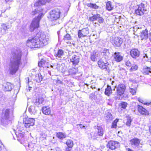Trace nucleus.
I'll use <instances>...</instances> for the list:
<instances>
[{
    "label": "nucleus",
    "mask_w": 151,
    "mask_h": 151,
    "mask_svg": "<svg viewBox=\"0 0 151 151\" xmlns=\"http://www.w3.org/2000/svg\"><path fill=\"white\" fill-rule=\"evenodd\" d=\"M50 40V37L43 32L39 31L33 38L29 39L27 45L31 48L42 47L47 45Z\"/></svg>",
    "instance_id": "1"
},
{
    "label": "nucleus",
    "mask_w": 151,
    "mask_h": 151,
    "mask_svg": "<svg viewBox=\"0 0 151 151\" xmlns=\"http://www.w3.org/2000/svg\"><path fill=\"white\" fill-rule=\"evenodd\" d=\"M21 58V51L19 49L12 51L9 68L10 74H14L18 70L19 65L22 64Z\"/></svg>",
    "instance_id": "2"
},
{
    "label": "nucleus",
    "mask_w": 151,
    "mask_h": 151,
    "mask_svg": "<svg viewBox=\"0 0 151 151\" xmlns=\"http://www.w3.org/2000/svg\"><path fill=\"white\" fill-rule=\"evenodd\" d=\"M50 18L52 22L53 25L60 23L59 20L60 18V11L59 9H56L51 11L50 13Z\"/></svg>",
    "instance_id": "3"
},
{
    "label": "nucleus",
    "mask_w": 151,
    "mask_h": 151,
    "mask_svg": "<svg viewBox=\"0 0 151 151\" xmlns=\"http://www.w3.org/2000/svg\"><path fill=\"white\" fill-rule=\"evenodd\" d=\"M42 15V13H40L37 18H34L33 20L29 27V30L30 31L33 32L35 29L39 27V22L41 19V17Z\"/></svg>",
    "instance_id": "4"
},
{
    "label": "nucleus",
    "mask_w": 151,
    "mask_h": 151,
    "mask_svg": "<svg viewBox=\"0 0 151 151\" xmlns=\"http://www.w3.org/2000/svg\"><path fill=\"white\" fill-rule=\"evenodd\" d=\"M97 131L96 132H91L90 135L91 139L94 140L98 136H102L104 134V131L103 129L100 127L97 126Z\"/></svg>",
    "instance_id": "5"
},
{
    "label": "nucleus",
    "mask_w": 151,
    "mask_h": 151,
    "mask_svg": "<svg viewBox=\"0 0 151 151\" xmlns=\"http://www.w3.org/2000/svg\"><path fill=\"white\" fill-rule=\"evenodd\" d=\"M125 88V86L122 84H120L118 86L117 88V93L118 95L115 97L116 100L122 99V97L121 96L124 94Z\"/></svg>",
    "instance_id": "6"
},
{
    "label": "nucleus",
    "mask_w": 151,
    "mask_h": 151,
    "mask_svg": "<svg viewBox=\"0 0 151 151\" xmlns=\"http://www.w3.org/2000/svg\"><path fill=\"white\" fill-rule=\"evenodd\" d=\"M98 64L99 67L101 69L106 70L108 72L110 71L111 65L108 62H104L102 60H100L98 61Z\"/></svg>",
    "instance_id": "7"
},
{
    "label": "nucleus",
    "mask_w": 151,
    "mask_h": 151,
    "mask_svg": "<svg viewBox=\"0 0 151 151\" xmlns=\"http://www.w3.org/2000/svg\"><path fill=\"white\" fill-rule=\"evenodd\" d=\"M138 8L135 10V13L139 15H143L144 13L146 14L147 10L145 8V5L143 4H141L139 5Z\"/></svg>",
    "instance_id": "8"
},
{
    "label": "nucleus",
    "mask_w": 151,
    "mask_h": 151,
    "mask_svg": "<svg viewBox=\"0 0 151 151\" xmlns=\"http://www.w3.org/2000/svg\"><path fill=\"white\" fill-rule=\"evenodd\" d=\"M23 120L24 126L26 128H29L30 126H32L34 125L35 120L33 118H29Z\"/></svg>",
    "instance_id": "9"
},
{
    "label": "nucleus",
    "mask_w": 151,
    "mask_h": 151,
    "mask_svg": "<svg viewBox=\"0 0 151 151\" xmlns=\"http://www.w3.org/2000/svg\"><path fill=\"white\" fill-rule=\"evenodd\" d=\"M123 42L122 39L119 37L113 38L112 43L115 47H119Z\"/></svg>",
    "instance_id": "10"
},
{
    "label": "nucleus",
    "mask_w": 151,
    "mask_h": 151,
    "mask_svg": "<svg viewBox=\"0 0 151 151\" xmlns=\"http://www.w3.org/2000/svg\"><path fill=\"white\" fill-rule=\"evenodd\" d=\"M89 34V29L88 27L84 28L81 30H79L78 32V35L79 38H81L86 36Z\"/></svg>",
    "instance_id": "11"
},
{
    "label": "nucleus",
    "mask_w": 151,
    "mask_h": 151,
    "mask_svg": "<svg viewBox=\"0 0 151 151\" xmlns=\"http://www.w3.org/2000/svg\"><path fill=\"white\" fill-rule=\"evenodd\" d=\"M119 143L113 141H110L107 145V147L111 150H115L119 146Z\"/></svg>",
    "instance_id": "12"
},
{
    "label": "nucleus",
    "mask_w": 151,
    "mask_h": 151,
    "mask_svg": "<svg viewBox=\"0 0 151 151\" xmlns=\"http://www.w3.org/2000/svg\"><path fill=\"white\" fill-rule=\"evenodd\" d=\"M38 66L39 67H43V68H47L49 67V65L47 61L44 59H41L38 63Z\"/></svg>",
    "instance_id": "13"
},
{
    "label": "nucleus",
    "mask_w": 151,
    "mask_h": 151,
    "mask_svg": "<svg viewBox=\"0 0 151 151\" xmlns=\"http://www.w3.org/2000/svg\"><path fill=\"white\" fill-rule=\"evenodd\" d=\"M13 87V84L9 82L5 83L3 85V88L5 91H11Z\"/></svg>",
    "instance_id": "14"
},
{
    "label": "nucleus",
    "mask_w": 151,
    "mask_h": 151,
    "mask_svg": "<svg viewBox=\"0 0 151 151\" xmlns=\"http://www.w3.org/2000/svg\"><path fill=\"white\" fill-rule=\"evenodd\" d=\"M130 55L133 58L136 59L139 57V52L136 49H132L130 51Z\"/></svg>",
    "instance_id": "15"
},
{
    "label": "nucleus",
    "mask_w": 151,
    "mask_h": 151,
    "mask_svg": "<svg viewBox=\"0 0 151 151\" xmlns=\"http://www.w3.org/2000/svg\"><path fill=\"white\" fill-rule=\"evenodd\" d=\"M137 109L138 112L142 115H148L149 114V111L142 106L138 105Z\"/></svg>",
    "instance_id": "16"
},
{
    "label": "nucleus",
    "mask_w": 151,
    "mask_h": 151,
    "mask_svg": "<svg viewBox=\"0 0 151 151\" xmlns=\"http://www.w3.org/2000/svg\"><path fill=\"white\" fill-rule=\"evenodd\" d=\"M9 110L8 109H6L4 113V116L2 117L1 121L2 122L6 123V122L9 117Z\"/></svg>",
    "instance_id": "17"
},
{
    "label": "nucleus",
    "mask_w": 151,
    "mask_h": 151,
    "mask_svg": "<svg viewBox=\"0 0 151 151\" xmlns=\"http://www.w3.org/2000/svg\"><path fill=\"white\" fill-rule=\"evenodd\" d=\"M70 61L73 63V64L76 66L78 65L79 62L80 57L78 56L73 55L70 59Z\"/></svg>",
    "instance_id": "18"
},
{
    "label": "nucleus",
    "mask_w": 151,
    "mask_h": 151,
    "mask_svg": "<svg viewBox=\"0 0 151 151\" xmlns=\"http://www.w3.org/2000/svg\"><path fill=\"white\" fill-rule=\"evenodd\" d=\"M130 142L131 146L134 145L135 147H137L140 143V140L137 138H134L130 140Z\"/></svg>",
    "instance_id": "19"
},
{
    "label": "nucleus",
    "mask_w": 151,
    "mask_h": 151,
    "mask_svg": "<svg viewBox=\"0 0 151 151\" xmlns=\"http://www.w3.org/2000/svg\"><path fill=\"white\" fill-rule=\"evenodd\" d=\"M113 57L115 60L117 62L121 61L123 59V57L120 55V53L119 52H115Z\"/></svg>",
    "instance_id": "20"
},
{
    "label": "nucleus",
    "mask_w": 151,
    "mask_h": 151,
    "mask_svg": "<svg viewBox=\"0 0 151 151\" xmlns=\"http://www.w3.org/2000/svg\"><path fill=\"white\" fill-rule=\"evenodd\" d=\"M64 52L63 50L61 49H59L57 52L54 53V56L57 59H61L64 56Z\"/></svg>",
    "instance_id": "21"
},
{
    "label": "nucleus",
    "mask_w": 151,
    "mask_h": 151,
    "mask_svg": "<svg viewBox=\"0 0 151 151\" xmlns=\"http://www.w3.org/2000/svg\"><path fill=\"white\" fill-rule=\"evenodd\" d=\"M44 99L41 97L37 99L34 101L35 104L38 107L40 106L43 104Z\"/></svg>",
    "instance_id": "22"
},
{
    "label": "nucleus",
    "mask_w": 151,
    "mask_h": 151,
    "mask_svg": "<svg viewBox=\"0 0 151 151\" xmlns=\"http://www.w3.org/2000/svg\"><path fill=\"white\" fill-rule=\"evenodd\" d=\"M37 108L34 105L30 106L28 108V111L32 115H35L37 111Z\"/></svg>",
    "instance_id": "23"
},
{
    "label": "nucleus",
    "mask_w": 151,
    "mask_h": 151,
    "mask_svg": "<svg viewBox=\"0 0 151 151\" xmlns=\"http://www.w3.org/2000/svg\"><path fill=\"white\" fill-rule=\"evenodd\" d=\"M42 112L46 115H49L50 114L51 110L50 108L48 106H44L42 109Z\"/></svg>",
    "instance_id": "24"
},
{
    "label": "nucleus",
    "mask_w": 151,
    "mask_h": 151,
    "mask_svg": "<svg viewBox=\"0 0 151 151\" xmlns=\"http://www.w3.org/2000/svg\"><path fill=\"white\" fill-rule=\"evenodd\" d=\"M52 0H39L35 4L34 6H40L45 4L46 2H49Z\"/></svg>",
    "instance_id": "25"
},
{
    "label": "nucleus",
    "mask_w": 151,
    "mask_h": 151,
    "mask_svg": "<svg viewBox=\"0 0 151 151\" xmlns=\"http://www.w3.org/2000/svg\"><path fill=\"white\" fill-rule=\"evenodd\" d=\"M148 31L146 29L142 31L141 32L140 35V37L141 38V40H143V39H146L148 37Z\"/></svg>",
    "instance_id": "26"
},
{
    "label": "nucleus",
    "mask_w": 151,
    "mask_h": 151,
    "mask_svg": "<svg viewBox=\"0 0 151 151\" xmlns=\"http://www.w3.org/2000/svg\"><path fill=\"white\" fill-rule=\"evenodd\" d=\"M103 55L104 56L105 58L109 59L111 56L109 50L106 49H104L102 51Z\"/></svg>",
    "instance_id": "27"
},
{
    "label": "nucleus",
    "mask_w": 151,
    "mask_h": 151,
    "mask_svg": "<svg viewBox=\"0 0 151 151\" xmlns=\"http://www.w3.org/2000/svg\"><path fill=\"white\" fill-rule=\"evenodd\" d=\"M43 76L40 73L36 74L35 75V79L36 81L38 82H40L42 80Z\"/></svg>",
    "instance_id": "28"
},
{
    "label": "nucleus",
    "mask_w": 151,
    "mask_h": 151,
    "mask_svg": "<svg viewBox=\"0 0 151 151\" xmlns=\"http://www.w3.org/2000/svg\"><path fill=\"white\" fill-rule=\"evenodd\" d=\"M112 91L111 86L109 85H107V87L105 89V93L107 96H109L112 93Z\"/></svg>",
    "instance_id": "29"
},
{
    "label": "nucleus",
    "mask_w": 151,
    "mask_h": 151,
    "mask_svg": "<svg viewBox=\"0 0 151 151\" xmlns=\"http://www.w3.org/2000/svg\"><path fill=\"white\" fill-rule=\"evenodd\" d=\"M150 68L147 66L144 67L142 70L143 73L145 74H148L149 73H151Z\"/></svg>",
    "instance_id": "30"
},
{
    "label": "nucleus",
    "mask_w": 151,
    "mask_h": 151,
    "mask_svg": "<svg viewBox=\"0 0 151 151\" xmlns=\"http://www.w3.org/2000/svg\"><path fill=\"white\" fill-rule=\"evenodd\" d=\"M99 14L94 15L92 17H90L89 20L91 21L97 20L98 18H99Z\"/></svg>",
    "instance_id": "31"
},
{
    "label": "nucleus",
    "mask_w": 151,
    "mask_h": 151,
    "mask_svg": "<svg viewBox=\"0 0 151 151\" xmlns=\"http://www.w3.org/2000/svg\"><path fill=\"white\" fill-rule=\"evenodd\" d=\"M126 117L127 119V121L126 123V125L127 126L130 127L132 122L131 117L129 115H127Z\"/></svg>",
    "instance_id": "32"
},
{
    "label": "nucleus",
    "mask_w": 151,
    "mask_h": 151,
    "mask_svg": "<svg viewBox=\"0 0 151 151\" xmlns=\"http://www.w3.org/2000/svg\"><path fill=\"white\" fill-rule=\"evenodd\" d=\"M57 137L59 139H63L66 137V135L62 132H59L57 134Z\"/></svg>",
    "instance_id": "33"
},
{
    "label": "nucleus",
    "mask_w": 151,
    "mask_h": 151,
    "mask_svg": "<svg viewBox=\"0 0 151 151\" xmlns=\"http://www.w3.org/2000/svg\"><path fill=\"white\" fill-rule=\"evenodd\" d=\"M66 144L68 147L70 148H72L73 147V141L70 139L67 140Z\"/></svg>",
    "instance_id": "34"
},
{
    "label": "nucleus",
    "mask_w": 151,
    "mask_h": 151,
    "mask_svg": "<svg viewBox=\"0 0 151 151\" xmlns=\"http://www.w3.org/2000/svg\"><path fill=\"white\" fill-rule=\"evenodd\" d=\"M42 10V9L38 7L37 9H35L34 11H32L31 13V14L32 15H34L39 12H41Z\"/></svg>",
    "instance_id": "35"
},
{
    "label": "nucleus",
    "mask_w": 151,
    "mask_h": 151,
    "mask_svg": "<svg viewBox=\"0 0 151 151\" xmlns=\"http://www.w3.org/2000/svg\"><path fill=\"white\" fill-rule=\"evenodd\" d=\"M106 119L108 121H110L112 119V116L111 113L107 112L106 113V115L105 116Z\"/></svg>",
    "instance_id": "36"
},
{
    "label": "nucleus",
    "mask_w": 151,
    "mask_h": 151,
    "mask_svg": "<svg viewBox=\"0 0 151 151\" xmlns=\"http://www.w3.org/2000/svg\"><path fill=\"white\" fill-rule=\"evenodd\" d=\"M2 28L4 32H6L7 31V29H9L11 28V26L9 25L7 26L6 25L4 24H3L1 25Z\"/></svg>",
    "instance_id": "37"
},
{
    "label": "nucleus",
    "mask_w": 151,
    "mask_h": 151,
    "mask_svg": "<svg viewBox=\"0 0 151 151\" xmlns=\"http://www.w3.org/2000/svg\"><path fill=\"white\" fill-rule=\"evenodd\" d=\"M87 6L92 9H97L98 8V6H97L96 4L89 3L88 4Z\"/></svg>",
    "instance_id": "38"
},
{
    "label": "nucleus",
    "mask_w": 151,
    "mask_h": 151,
    "mask_svg": "<svg viewBox=\"0 0 151 151\" xmlns=\"http://www.w3.org/2000/svg\"><path fill=\"white\" fill-rule=\"evenodd\" d=\"M136 88L130 87L129 91L132 95H135L136 93Z\"/></svg>",
    "instance_id": "39"
},
{
    "label": "nucleus",
    "mask_w": 151,
    "mask_h": 151,
    "mask_svg": "<svg viewBox=\"0 0 151 151\" xmlns=\"http://www.w3.org/2000/svg\"><path fill=\"white\" fill-rule=\"evenodd\" d=\"M106 7L107 9L109 11H110L112 10L113 7L111 6L110 1H108L107 3Z\"/></svg>",
    "instance_id": "40"
},
{
    "label": "nucleus",
    "mask_w": 151,
    "mask_h": 151,
    "mask_svg": "<svg viewBox=\"0 0 151 151\" xmlns=\"http://www.w3.org/2000/svg\"><path fill=\"white\" fill-rule=\"evenodd\" d=\"M97 57L95 52H93L92 54L91 57V60L93 61H95L97 60L96 57Z\"/></svg>",
    "instance_id": "41"
},
{
    "label": "nucleus",
    "mask_w": 151,
    "mask_h": 151,
    "mask_svg": "<svg viewBox=\"0 0 151 151\" xmlns=\"http://www.w3.org/2000/svg\"><path fill=\"white\" fill-rule=\"evenodd\" d=\"M63 39L65 40H69L71 39V36L68 34H67L64 36Z\"/></svg>",
    "instance_id": "42"
},
{
    "label": "nucleus",
    "mask_w": 151,
    "mask_h": 151,
    "mask_svg": "<svg viewBox=\"0 0 151 151\" xmlns=\"http://www.w3.org/2000/svg\"><path fill=\"white\" fill-rule=\"evenodd\" d=\"M118 121V120L117 119H115L112 124L111 126L112 128H116V123Z\"/></svg>",
    "instance_id": "43"
},
{
    "label": "nucleus",
    "mask_w": 151,
    "mask_h": 151,
    "mask_svg": "<svg viewBox=\"0 0 151 151\" xmlns=\"http://www.w3.org/2000/svg\"><path fill=\"white\" fill-rule=\"evenodd\" d=\"M120 104L122 107L125 109L127 107L128 104L125 102H122Z\"/></svg>",
    "instance_id": "44"
},
{
    "label": "nucleus",
    "mask_w": 151,
    "mask_h": 151,
    "mask_svg": "<svg viewBox=\"0 0 151 151\" xmlns=\"http://www.w3.org/2000/svg\"><path fill=\"white\" fill-rule=\"evenodd\" d=\"M137 66L136 65H134L132 66L130 70L132 71L135 70L137 69Z\"/></svg>",
    "instance_id": "45"
},
{
    "label": "nucleus",
    "mask_w": 151,
    "mask_h": 151,
    "mask_svg": "<svg viewBox=\"0 0 151 151\" xmlns=\"http://www.w3.org/2000/svg\"><path fill=\"white\" fill-rule=\"evenodd\" d=\"M15 134L16 135L17 137L19 139H20L23 137V134L21 133H19L18 134H17L16 133H15Z\"/></svg>",
    "instance_id": "46"
},
{
    "label": "nucleus",
    "mask_w": 151,
    "mask_h": 151,
    "mask_svg": "<svg viewBox=\"0 0 151 151\" xmlns=\"http://www.w3.org/2000/svg\"><path fill=\"white\" fill-rule=\"evenodd\" d=\"M97 21L100 23H103L104 21V19L101 17H100V15H99V18H98Z\"/></svg>",
    "instance_id": "47"
},
{
    "label": "nucleus",
    "mask_w": 151,
    "mask_h": 151,
    "mask_svg": "<svg viewBox=\"0 0 151 151\" xmlns=\"http://www.w3.org/2000/svg\"><path fill=\"white\" fill-rule=\"evenodd\" d=\"M144 59L146 61H149L150 60L148 59L147 55L146 54H144L143 56Z\"/></svg>",
    "instance_id": "48"
},
{
    "label": "nucleus",
    "mask_w": 151,
    "mask_h": 151,
    "mask_svg": "<svg viewBox=\"0 0 151 151\" xmlns=\"http://www.w3.org/2000/svg\"><path fill=\"white\" fill-rule=\"evenodd\" d=\"M95 97V95L93 93H91L89 95V98L92 100Z\"/></svg>",
    "instance_id": "49"
},
{
    "label": "nucleus",
    "mask_w": 151,
    "mask_h": 151,
    "mask_svg": "<svg viewBox=\"0 0 151 151\" xmlns=\"http://www.w3.org/2000/svg\"><path fill=\"white\" fill-rule=\"evenodd\" d=\"M138 101L142 104H145V102L141 98H138Z\"/></svg>",
    "instance_id": "50"
},
{
    "label": "nucleus",
    "mask_w": 151,
    "mask_h": 151,
    "mask_svg": "<svg viewBox=\"0 0 151 151\" xmlns=\"http://www.w3.org/2000/svg\"><path fill=\"white\" fill-rule=\"evenodd\" d=\"M77 127L78 128L79 127H80L81 129L82 128H85V126H84L82 125V124H77Z\"/></svg>",
    "instance_id": "51"
},
{
    "label": "nucleus",
    "mask_w": 151,
    "mask_h": 151,
    "mask_svg": "<svg viewBox=\"0 0 151 151\" xmlns=\"http://www.w3.org/2000/svg\"><path fill=\"white\" fill-rule=\"evenodd\" d=\"M126 65L128 66H131V64L129 61H127L126 62Z\"/></svg>",
    "instance_id": "52"
},
{
    "label": "nucleus",
    "mask_w": 151,
    "mask_h": 151,
    "mask_svg": "<svg viewBox=\"0 0 151 151\" xmlns=\"http://www.w3.org/2000/svg\"><path fill=\"white\" fill-rule=\"evenodd\" d=\"M72 148H70L68 147L65 148V151H70Z\"/></svg>",
    "instance_id": "53"
},
{
    "label": "nucleus",
    "mask_w": 151,
    "mask_h": 151,
    "mask_svg": "<svg viewBox=\"0 0 151 151\" xmlns=\"http://www.w3.org/2000/svg\"><path fill=\"white\" fill-rule=\"evenodd\" d=\"M151 103V102L150 103H145V104H146V105H147V106H149L150 104Z\"/></svg>",
    "instance_id": "54"
},
{
    "label": "nucleus",
    "mask_w": 151,
    "mask_h": 151,
    "mask_svg": "<svg viewBox=\"0 0 151 151\" xmlns=\"http://www.w3.org/2000/svg\"><path fill=\"white\" fill-rule=\"evenodd\" d=\"M149 131L151 135V126H149Z\"/></svg>",
    "instance_id": "55"
},
{
    "label": "nucleus",
    "mask_w": 151,
    "mask_h": 151,
    "mask_svg": "<svg viewBox=\"0 0 151 151\" xmlns=\"http://www.w3.org/2000/svg\"><path fill=\"white\" fill-rule=\"evenodd\" d=\"M127 150L128 151H134V150H133L129 148H127Z\"/></svg>",
    "instance_id": "56"
},
{
    "label": "nucleus",
    "mask_w": 151,
    "mask_h": 151,
    "mask_svg": "<svg viewBox=\"0 0 151 151\" xmlns=\"http://www.w3.org/2000/svg\"><path fill=\"white\" fill-rule=\"evenodd\" d=\"M93 36H95V39H96L97 37V35L96 34H93Z\"/></svg>",
    "instance_id": "57"
},
{
    "label": "nucleus",
    "mask_w": 151,
    "mask_h": 151,
    "mask_svg": "<svg viewBox=\"0 0 151 151\" xmlns=\"http://www.w3.org/2000/svg\"><path fill=\"white\" fill-rule=\"evenodd\" d=\"M4 150H2V147L0 146V151H3Z\"/></svg>",
    "instance_id": "58"
},
{
    "label": "nucleus",
    "mask_w": 151,
    "mask_h": 151,
    "mask_svg": "<svg viewBox=\"0 0 151 151\" xmlns=\"http://www.w3.org/2000/svg\"><path fill=\"white\" fill-rule=\"evenodd\" d=\"M26 80L27 81H28V83L29 82V78H26Z\"/></svg>",
    "instance_id": "59"
},
{
    "label": "nucleus",
    "mask_w": 151,
    "mask_h": 151,
    "mask_svg": "<svg viewBox=\"0 0 151 151\" xmlns=\"http://www.w3.org/2000/svg\"><path fill=\"white\" fill-rule=\"evenodd\" d=\"M114 81H112V82H111V84L112 85H113L114 84Z\"/></svg>",
    "instance_id": "60"
},
{
    "label": "nucleus",
    "mask_w": 151,
    "mask_h": 151,
    "mask_svg": "<svg viewBox=\"0 0 151 151\" xmlns=\"http://www.w3.org/2000/svg\"><path fill=\"white\" fill-rule=\"evenodd\" d=\"M10 0H5V1L6 3H7Z\"/></svg>",
    "instance_id": "61"
},
{
    "label": "nucleus",
    "mask_w": 151,
    "mask_h": 151,
    "mask_svg": "<svg viewBox=\"0 0 151 151\" xmlns=\"http://www.w3.org/2000/svg\"><path fill=\"white\" fill-rule=\"evenodd\" d=\"M49 65V66H50V67H51L52 68H53V66L52 65Z\"/></svg>",
    "instance_id": "62"
}]
</instances>
